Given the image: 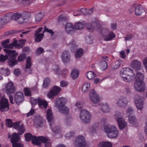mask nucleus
<instances>
[{"mask_svg":"<svg viewBox=\"0 0 147 147\" xmlns=\"http://www.w3.org/2000/svg\"><path fill=\"white\" fill-rule=\"evenodd\" d=\"M68 19L67 16L65 15H62L59 16L58 18V20L59 21H61L67 20Z\"/></svg>","mask_w":147,"mask_h":147,"instance_id":"nucleus-54","label":"nucleus"},{"mask_svg":"<svg viewBox=\"0 0 147 147\" xmlns=\"http://www.w3.org/2000/svg\"><path fill=\"white\" fill-rule=\"evenodd\" d=\"M61 88L57 86H53L51 90L48 94V96L50 98H52L54 96L57 95L60 92Z\"/></svg>","mask_w":147,"mask_h":147,"instance_id":"nucleus-11","label":"nucleus"},{"mask_svg":"<svg viewBox=\"0 0 147 147\" xmlns=\"http://www.w3.org/2000/svg\"><path fill=\"white\" fill-rule=\"evenodd\" d=\"M143 63L146 68L147 72V57H145L143 60Z\"/></svg>","mask_w":147,"mask_h":147,"instance_id":"nucleus-64","label":"nucleus"},{"mask_svg":"<svg viewBox=\"0 0 147 147\" xmlns=\"http://www.w3.org/2000/svg\"><path fill=\"white\" fill-rule=\"evenodd\" d=\"M80 117L81 121L84 123L88 124L90 121L91 115L90 112L86 110H81Z\"/></svg>","mask_w":147,"mask_h":147,"instance_id":"nucleus-4","label":"nucleus"},{"mask_svg":"<svg viewBox=\"0 0 147 147\" xmlns=\"http://www.w3.org/2000/svg\"><path fill=\"white\" fill-rule=\"evenodd\" d=\"M85 26V24L83 22H78L76 23L74 26V28L76 30L82 29Z\"/></svg>","mask_w":147,"mask_h":147,"instance_id":"nucleus-33","label":"nucleus"},{"mask_svg":"<svg viewBox=\"0 0 147 147\" xmlns=\"http://www.w3.org/2000/svg\"><path fill=\"white\" fill-rule=\"evenodd\" d=\"M129 102V99L126 96H122L118 98L116 104L119 107L124 108L127 105Z\"/></svg>","mask_w":147,"mask_h":147,"instance_id":"nucleus-7","label":"nucleus"},{"mask_svg":"<svg viewBox=\"0 0 147 147\" xmlns=\"http://www.w3.org/2000/svg\"><path fill=\"white\" fill-rule=\"evenodd\" d=\"M117 121L120 129H123L126 126L127 123L122 118L117 117Z\"/></svg>","mask_w":147,"mask_h":147,"instance_id":"nucleus-22","label":"nucleus"},{"mask_svg":"<svg viewBox=\"0 0 147 147\" xmlns=\"http://www.w3.org/2000/svg\"><path fill=\"white\" fill-rule=\"evenodd\" d=\"M65 31L68 34H71L74 32V27L71 23H67L65 25Z\"/></svg>","mask_w":147,"mask_h":147,"instance_id":"nucleus-25","label":"nucleus"},{"mask_svg":"<svg viewBox=\"0 0 147 147\" xmlns=\"http://www.w3.org/2000/svg\"><path fill=\"white\" fill-rule=\"evenodd\" d=\"M83 54V50L81 49H80L77 50L75 56L76 58H79Z\"/></svg>","mask_w":147,"mask_h":147,"instance_id":"nucleus-47","label":"nucleus"},{"mask_svg":"<svg viewBox=\"0 0 147 147\" xmlns=\"http://www.w3.org/2000/svg\"><path fill=\"white\" fill-rule=\"evenodd\" d=\"M47 119L49 123L51 128L52 127V125L54 123L55 120L51 109H49L47 113Z\"/></svg>","mask_w":147,"mask_h":147,"instance_id":"nucleus-16","label":"nucleus"},{"mask_svg":"<svg viewBox=\"0 0 147 147\" xmlns=\"http://www.w3.org/2000/svg\"><path fill=\"white\" fill-rule=\"evenodd\" d=\"M74 145L77 147H90L86 142L84 137L82 136H79L76 138Z\"/></svg>","mask_w":147,"mask_h":147,"instance_id":"nucleus-5","label":"nucleus"},{"mask_svg":"<svg viewBox=\"0 0 147 147\" xmlns=\"http://www.w3.org/2000/svg\"><path fill=\"white\" fill-rule=\"evenodd\" d=\"M44 51V49L41 47H39L37 49L36 53H37L38 55H40L43 53Z\"/></svg>","mask_w":147,"mask_h":147,"instance_id":"nucleus-60","label":"nucleus"},{"mask_svg":"<svg viewBox=\"0 0 147 147\" xmlns=\"http://www.w3.org/2000/svg\"><path fill=\"white\" fill-rule=\"evenodd\" d=\"M100 65L102 70H104L107 67L108 65L106 61L104 60L100 61Z\"/></svg>","mask_w":147,"mask_h":147,"instance_id":"nucleus-43","label":"nucleus"},{"mask_svg":"<svg viewBox=\"0 0 147 147\" xmlns=\"http://www.w3.org/2000/svg\"><path fill=\"white\" fill-rule=\"evenodd\" d=\"M68 45L71 47L73 49L77 48V46L75 44V42L74 41H73L69 42Z\"/></svg>","mask_w":147,"mask_h":147,"instance_id":"nucleus-58","label":"nucleus"},{"mask_svg":"<svg viewBox=\"0 0 147 147\" xmlns=\"http://www.w3.org/2000/svg\"><path fill=\"white\" fill-rule=\"evenodd\" d=\"M90 88V84L88 83H84L82 86V90L84 93L88 92Z\"/></svg>","mask_w":147,"mask_h":147,"instance_id":"nucleus-35","label":"nucleus"},{"mask_svg":"<svg viewBox=\"0 0 147 147\" xmlns=\"http://www.w3.org/2000/svg\"><path fill=\"white\" fill-rule=\"evenodd\" d=\"M86 41L88 44H90L92 42V36H89L86 37Z\"/></svg>","mask_w":147,"mask_h":147,"instance_id":"nucleus-59","label":"nucleus"},{"mask_svg":"<svg viewBox=\"0 0 147 147\" xmlns=\"http://www.w3.org/2000/svg\"><path fill=\"white\" fill-rule=\"evenodd\" d=\"M123 63L122 60H117L115 61L113 64V69H115L118 68Z\"/></svg>","mask_w":147,"mask_h":147,"instance_id":"nucleus-41","label":"nucleus"},{"mask_svg":"<svg viewBox=\"0 0 147 147\" xmlns=\"http://www.w3.org/2000/svg\"><path fill=\"white\" fill-rule=\"evenodd\" d=\"M36 138V141L35 145L39 146H40L41 143L45 144L49 140L47 138L43 136H38Z\"/></svg>","mask_w":147,"mask_h":147,"instance_id":"nucleus-21","label":"nucleus"},{"mask_svg":"<svg viewBox=\"0 0 147 147\" xmlns=\"http://www.w3.org/2000/svg\"><path fill=\"white\" fill-rule=\"evenodd\" d=\"M65 123L67 125H70L72 123V118L70 117H67L65 120Z\"/></svg>","mask_w":147,"mask_h":147,"instance_id":"nucleus-50","label":"nucleus"},{"mask_svg":"<svg viewBox=\"0 0 147 147\" xmlns=\"http://www.w3.org/2000/svg\"><path fill=\"white\" fill-rule=\"evenodd\" d=\"M13 147H24V145L22 144L15 143L12 145Z\"/></svg>","mask_w":147,"mask_h":147,"instance_id":"nucleus-63","label":"nucleus"},{"mask_svg":"<svg viewBox=\"0 0 147 147\" xmlns=\"http://www.w3.org/2000/svg\"><path fill=\"white\" fill-rule=\"evenodd\" d=\"M5 88L6 93L8 94H13L16 90L15 86L12 82L7 83L5 85Z\"/></svg>","mask_w":147,"mask_h":147,"instance_id":"nucleus-10","label":"nucleus"},{"mask_svg":"<svg viewBox=\"0 0 147 147\" xmlns=\"http://www.w3.org/2000/svg\"><path fill=\"white\" fill-rule=\"evenodd\" d=\"M30 16V13L27 12H24L21 15V18L20 20H18V23L19 24H22L25 22L27 19L29 18Z\"/></svg>","mask_w":147,"mask_h":147,"instance_id":"nucleus-26","label":"nucleus"},{"mask_svg":"<svg viewBox=\"0 0 147 147\" xmlns=\"http://www.w3.org/2000/svg\"><path fill=\"white\" fill-rule=\"evenodd\" d=\"M94 22H93L92 24L89 23L86 24L85 26L87 30L89 32H92L95 28Z\"/></svg>","mask_w":147,"mask_h":147,"instance_id":"nucleus-32","label":"nucleus"},{"mask_svg":"<svg viewBox=\"0 0 147 147\" xmlns=\"http://www.w3.org/2000/svg\"><path fill=\"white\" fill-rule=\"evenodd\" d=\"M89 98L90 101L94 104L99 102L100 98L99 95L94 89L91 90L89 93Z\"/></svg>","mask_w":147,"mask_h":147,"instance_id":"nucleus-8","label":"nucleus"},{"mask_svg":"<svg viewBox=\"0 0 147 147\" xmlns=\"http://www.w3.org/2000/svg\"><path fill=\"white\" fill-rule=\"evenodd\" d=\"M120 76L123 81L130 83L135 79L134 73L133 70L129 68H124L121 71Z\"/></svg>","mask_w":147,"mask_h":147,"instance_id":"nucleus-2","label":"nucleus"},{"mask_svg":"<svg viewBox=\"0 0 147 147\" xmlns=\"http://www.w3.org/2000/svg\"><path fill=\"white\" fill-rule=\"evenodd\" d=\"M58 108L59 112L65 115L68 114L69 111V108L65 105L59 107Z\"/></svg>","mask_w":147,"mask_h":147,"instance_id":"nucleus-29","label":"nucleus"},{"mask_svg":"<svg viewBox=\"0 0 147 147\" xmlns=\"http://www.w3.org/2000/svg\"><path fill=\"white\" fill-rule=\"evenodd\" d=\"M134 100L137 108L140 110H142L143 108L142 98L138 95H136L135 96Z\"/></svg>","mask_w":147,"mask_h":147,"instance_id":"nucleus-12","label":"nucleus"},{"mask_svg":"<svg viewBox=\"0 0 147 147\" xmlns=\"http://www.w3.org/2000/svg\"><path fill=\"white\" fill-rule=\"evenodd\" d=\"M31 59L30 57H28L26 60V69L29 68L31 65Z\"/></svg>","mask_w":147,"mask_h":147,"instance_id":"nucleus-48","label":"nucleus"},{"mask_svg":"<svg viewBox=\"0 0 147 147\" xmlns=\"http://www.w3.org/2000/svg\"><path fill=\"white\" fill-rule=\"evenodd\" d=\"M67 102V100L64 98H58L56 101V105L57 107L65 105Z\"/></svg>","mask_w":147,"mask_h":147,"instance_id":"nucleus-24","label":"nucleus"},{"mask_svg":"<svg viewBox=\"0 0 147 147\" xmlns=\"http://www.w3.org/2000/svg\"><path fill=\"white\" fill-rule=\"evenodd\" d=\"M50 83V80L48 78H46L44 81L43 86L44 88H46L49 85Z\"/></svg>","mask_w":147,"mask_h":147,"instance_id":"nucleus-52","label":"nucleus"},{"mask_svg":"<svg viewBox=\"0 0 147 147\" xmlns=\"http://www.w3.org/2000/svg\"><path fill=\"white\" fill-rule=\"evenodd\" d=\"M25 137L26 141H29L31 140L32 143L35 144L36 141V137L34 135H32L30 133H27L25 134Z\"/></svg>","mask_w":147,"mask_h":147,"instance_id":"nucleus-23","label":"nucleus"},{"mask_svg":"<svg viewBox=\"0 0 147 147\" xmlns=\"http://www.w3.org/2000/svg\"><path fill=\"white\" fill-rule=\"evenodd\" d=\"M52 127L51 128L52 130L54 132L57 134L60 133L61 132V128L59 126H56L53 127L55 126L54 123L52 125Z\"/></svg>","mask_w":147,"mask_h":147,"instance_id":"nucleus-39","label":"nucleus"},{"mask_svg":"<svg viewBox=\"0 0 147 147\" xmlns=\"http://www.w3.org/2000/svg\"><path fill=\"white\" fill-rule=\"evenodd\" d=\"M9 42V39H7L1 42V45L3 48H7Z\"/></svg>","mask_w":147,"mask_h":147,"instance_id":"nucleus-46","label":"nucleus"},{"mask_svg":"<svg viewBox=\"0 0 147 147\" xmlns=\"http://www.w3.org/2000/svg\"><path fill=\"white\" fill-rule=\"evenodd\" d=\"M115 37V35L113 32L110 31L109 32L108 34L104 37L103 39L105 41H108L111 40Z\"/></svg>","mask_w":147,"mask_h":147,"instance_id":"nucleus-30","label":"nucleus"},{"mask_svg":"<svg viewBox=\"0 0 147 147\" xmlns=\"http://www.w3.org/2000/svg\"><path fill=\"white\" fill-rule=\"evenodd\" d=\"M134 11L136 15L139 16L144 13L145 10L142 6L139 5L136 7Z\"/></svg>","mask_w":147,"mask_h":147,"instance_id":"nucleus-27","label":"nucleus"},{"mask_svg":"<svg viewBox=\"0 0 147 147\" xmlns=\"http://www.w3.org/2000/svg\"><path fill=\"white\" fill-rule=\"evenodd\" d=\"M26 58V55L22 53L18 57V61L19 62L24 61Z\"/></svg>","mask_w":147,"mask_h":147,"instance_id":"nucleus-53","label":"nucleus"},{"mask_svg":"<svg viewBox=\"0 0 147 147\" xmlns=\"http://www.w3.org/2000/svg\"><path fill=\"white\" fill-rule=\"evenodd\" d=\"M19 138L16 133H14L11 136V141L12 145L15 143H18L17 142L19 141Z\"/></svg>","mask_w":147,"mask_h":147,"instance_id":"nucleus-34","label":"nucleus"},{"mask_svg":"<svg viewBox=\"0 0 147 147\" xmlns=\"http://www.w3.org/2000/svg\"><path fill=\"white\" fill-rule=\"evenodd\" d=\"M43 16V14L41 12L38 13L35 16V20L37 22L40 21Z\"/></svg>","mask_w":147,"mask_h":147,"instance_id":"nucleus-51","label":"nucleus"},{"mask_svg":"<svg viewBox=\"0 0 147 147\" xmlns=\"http://www.w3.org/2000/svg\"><path fill=\"white\" fill-rule=\"evenodd\" d=\"M9 109V104L8 100L2 97L0 101V111L2 112L6 111Z\"/></svg>","mask_w":147,"mask_h":147,"instance_id":"nucleus-9","label":"nucleus"},{"mask_svg":"<svg viewBox=\"0 0 147 147\" xmlns=\"http://www.w3.org/2000/svg\"><path fill=\"white\" fill-rule=\"evenodd\" d=\"M80 11L84 15H87L91 14L93 12L92 8L87 9L85 8H82L80 9Z\"/></svg>","mask_w":147,"mask_h":147,"instance_id":"nucleus-37","label":"nucleus"},{"mask_svg":"<svg viewBox=\"0 0 147 147\" xmlns=\"http://www.w3.org/2000/svg\"><path fill=\"white\" fill-rule=\"evenodd\" d=\"M45 32L50 33L51 34V36H52L54 34V32L52 30L48 29L45 26L44 30L42 32L44 33Z\"/></svg>","mask_w":147,"mask_h":147,"instance_id":"nucleus-56","label":"nucleus"},{"mask_svg":"<svg viewBox=\"0 0 147 147\" xmlns=\"http://www.w3.org/2000/svg\"><path fill=\"white\" fill-rule=\"evenodd\" d=\"M37 103H38L40 107L44 109L47 108L48 104L45 100L41 99L40 98H31V103L32 106L35 105Z\"/></svg>","mask_w":147,"mask_h":147,"instance_id":"nucleus-6","label":"nucleus"},{"mask_svg":"<svg viewBox=\"0 0 147 147\" xmlns=\"http://www.w3.org/2000/svg\"><path fill=\"white\" fill-rule=\"evenodd\" d=\"M13 123L12 120L11 119H6V125L9 127H13Z\"/></svg>","mask_w":147,"mask_h":147,"instance_id":"nucleus-55","label":"nucleus"},{"mask_svg":"<svg viewBox=\"0 0 147 147\" xmlns=\"http://www.w3.org/2000/svg\"><path fill=\"white\" fill-rule=\"evenodd\" d=\"M104 130L110 138H115L118 136V131L115 126L106 125L104 126Z\"/></svg>","mask_w":147,"mask_h":147,"instance_id":"nucleus-3","label":"nucleus"},{"mask_svg":"<svg viewBox=\"0 0 147 147\" xmlns=\"http://www.w3.org/2000/svg\"><path fill=\"white\" fill-rule=\"evenodd\" d=\"M42 29V27H40L35 31L34 35L36 37L35 39V41L36 42H39L41 41L44 35L43 33H39Z\"/></svg>","mask_w":147,"mask_h":147,"instance_id":"nucleus-13","label":"nucleus"},{"mask_svg":"<svg viewBox=\"0 0 147 147\" xmlns=\"http://www.w3.org/2000/svg\"><path fill=\"white\" fill-rule=\"evenodd\" d=\"M12 19L14 20H16L19 19L20 20V18H21V14L18 13H12Z\"/></svg>","mask_w":147,"mask_h":147,"instance_id":"nucleus-44","label":"nucleus"},{"mask_svg":"<svg viewBox=\"0 0 147 147\" xmlns=\"http://www.w3.org/2000/svg\"><path fill=\"white\" fill-rule=\"evenodd\" d=\"M0 73L5 76H7L10 74V71L8 68L4 69L3 68H1Z\"/></svg>","mask_w":147,"mask_h":147,"instance_id":"nucleus-40","label":"nucleus"},{"mask_svg":"<svg viewBox=\"0 0 147 147\" xmlns=\"http://www.w3.org/2000/svg\"><path fill=\"white\" fill-rule=\"evenodd\" d=\"M86 76L88 79L92 80L96 76V75L92 71H89L86 73Z\"/></svg>","mask_w":147,"mask_h":147,"instance_id":"nucleus-38","label":"nucleus"},{"mask_svg":"<svg viewBox=\"0 0 147 147\" xmlns=\"http://www.w3.org/2000/svg\"><path fill=\"white\" fill-rule=\"evenodd\" d=\"M20 122H16L13 123V127L16 129H17L20 126Z\"/></svg>","mask_w":147,"mask_h":147,"instance_id":"nucleus-62","label":"nucleus"},{"mask_svg":"<svg viewBox=\"0 0 147 147\" xmlns=\"http://www.w3.org/2000/svg\"><path fill=\"white\" fill-rule=\"evenodd\" d=\"M18 131V134L19 135H21L25 131V128L24 125L23 124H22L17 129Z\"/></svg>","mask_w":147,"mask_h":147,"instance_id":"nucleus-42","label":"nucleus"},{"mask_svg":"<svg viewBox=\"0 0 147 147\" xmlns=\"http://www.w3.org/2000/svg\"><path fill=\"white\" fill-rule=\"evenodd\" d=\"M97 147H112V144L109 142L101 141L98 144Z\"/></svg>","mask_w":147,"mask_h":147,"instance_id":"nucleus-28","label":"nucleus"},{"mask_svg":"<svg viewBox=\"0 0 147 147\" xmlns=\"http://www.w3.org/2000/svg\"><path fill=\"white\" fill-rule=\"evenodd\" d=\"M79 75V71L77 69H73L71 73V78L74 80L77 78Z\"/></svg>","mask_w":147,"mask_h":147,"instance_id":"nucleus-36","label":"nucleus"},{"mask_svg":"<svg viewBox=\"0 0 147 147\" xmlns=\"http://www.w3.org/2000/svg\"><path fill=\"white\" fill-rule=\"evenodd\" d=\"M109 32L107 28H103L101 30L100 33L103 39L104 38V37L108 34Z\"/></svg>","mask_w":147,"mask_h":147,"instance_id":"nucleus-45","label":"nucleus"},{"mask_svg":"<svg viewBox=\"0 0 147 147\" xmlns=\"http://www.w3.org/2000/svg\"><path fill=\"white\" fill-rule=\"evenodd\" d=\"M14 98L16 103L19 105L24 101V96L22 92H18L15 94Z\"/></svg>","mask_w":147,"mask_h":147,"instance_id":"nucleus-14","label":"nucleus"},{"mask_svg":"<svg viewBox=\"0 0 147 147\" xmlns=\"http://www.w3.org/2000/svg\"><path fill=\"white\" fill-rule=\"evenodd\" d=\"M129 120L130 123H133L136 121V117L134 116H131L129 117Z\"/></svg>","mask_w":147,"mask_h":147,"instance_id":"nucleus-61","label":"nucleus"},{"mask_svg":"<svg viewBox=\"0 0 147 147\" xmlns=\"http://www.w3.org/2000/svg\"><path fill=\"white\" fill-rule=\"evenodd\" d=\"M4 51L7 54L5 55L1 54L0 56V61L4 63L7 59L8 60V63L9 66L11 67L16 64L18 61L16 58L18 54L15 53V51L7 49H4Z\"/></svg>","mask_w":147,"mask_h":147,"instance_id":"nucleus-1","label":"nucleus"},{"mask_svg":"<svg viewBox=\"0 0 147 147\" xmlns=\"http://www.w3.org/2000/svg\"><path fill=\"white\" fill-rule=\"evenodd\" d=\"M134 85L135 89L138 91L142 92L145 89V83L144 82H135Z\"/></svg>","mask_w":147,"mask_h":147,"instance_id":"nucleus-17","label":"nucleus"},{"mask_svg":"<svg viewBox=\"0 0 147 147\" xmlns=\"http://www.w3.org/2000/svg\"><path fill=\"white\" fill-rule=\"evenodd\" d=\"M141 63L136 59L133 60L131 63V66L136 70L140 69L141 67Z\"/></svg>","mask_w":147,"mask_h":147,"instance_id":"nucleus-19","label":"nucleus"},{"mask_svg":"<svg viewBox=\"0 0 147 147\" xmlns=\"http://www.w3.org/2000/svg\"><path fill=\"white\" fill-rule=\"evenodd\" d=\"M12 13H7L2 18L0 19V23L2 24H5L12 19Z\"/></svg>","mask_w":147,"mask_h":147,"instance_id":"nucleus-15","label":"nucleus"},{"mask_svg":"<svg viewBox=\"0 0 147 147\" xmlns=\"http://www.w3.org/2000/svg\"><path fill=\"white\" fill-rule=\"evenodd\" d=\"M100 109L103 113L109 112L111 110L109 105L107 103H101L100 104Z\"/></svg>","mask_w":147,"mask_h":147,"instance_id":"nucleus-20","label":"nucleus"},{"mask_svg":"<svg viewBox=\"0 0 147 147\" xmlns=\"http://www.w3.org/2000/svg\"><path fill=\"white\" fill-rule=\"evenodd\" d=\"M24 91L26 96H30L31 95L30 90L28 88H24Z\"/></svg>","mask_w":147,"mask_h":147,"instance_id":"nucleus-57","label":"nucleus"},{"mask_svg":"<svg viewBox=\"0 0 147 147\" xmlns=\"http://www.w3.org/2000/svg\"><path fill=\"white\" fill-rule=\"evenodd\" d=\"M62 60L64 63L68 62L70 59V55L68 51L66 50L63 51L61 55Z\"/></svg>","mask_w":147,"mask_h":147,"instance_id":"nucleus-18","label":"nucleus"},{"mask_svg":"<svg viewBox=\"0 0 147 147\" xmlns=\"http://www.w3.org/2000/svg\"><path fill=\"white\" fill-rule=\"evenodd\" d=\"M144 76L140 72H138L136 74L135 82H144Z\"/></svg>","mask_w":147,"mask_h":147,"instance_id":"nucleus-31","label":"nucleus"},{"mask_svg":"<svg viewBox=\"0 0 147 147\" xmlns=\"http://www.w3.org/2000/svg\"><path fill=\"white\" fill-rule=\"evenodd\" d=\"M134 109L133 107H129L125 110L126 114L129 116L132 114L134 111Z\"/></svg>","mask_w":147,"mask_h":147,"instance_id":"nucleus-49","label":"nucleus"}]
</instances>
